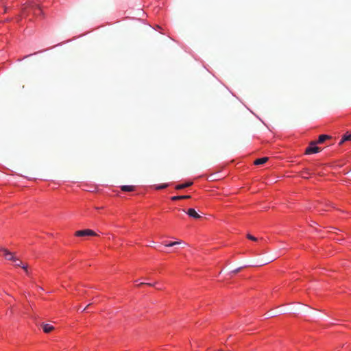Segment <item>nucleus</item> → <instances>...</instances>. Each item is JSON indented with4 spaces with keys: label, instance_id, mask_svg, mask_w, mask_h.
Masks as SVG:
<instances>
[{
    "label": "nucleus",
    "instance_id": "1",
    "mask_svg": "<svg viewBox=\"0 0 351 351\" xmlns=\"http://www.w3.org/2000/svg\"><path fill=\"white\" fill-rule=\"evenodd\" d=\"M317 142L311 141L309 144V146L306 148L305 154H312L318 153L321 151L320 147L316 146Z\"/></svg>",
    "mask_w": 351,
    "mask_h": 351
},
{
    "label": "nucleus",
    "instance_id": "2",
    "mask_svg": "<svg viewBox=\"0 0 351 351\" xmlns=\"http://www.w3.org/2000/svg\"><path fill=\"white\" fill-rule=\"evenodd\" d=\"M76 237H84V236H97L95 232L90 229L82 230L76 231L75 233Z\"/></svg>",
    "mask_w": 351,
    "mask_h": 351
},
{
    "label": "nucleus",
    "instance_id": "3",
    "mask_svg": "<svg viewBox=\"0 0 351 351\" xmlns=\"http://www.w3.org/2000/svg\"><path fill=\"white\" fill-rule=\"evenodd\" d=\"M0 251L3 252L6 259L12 261L13 262H16L18 261V258L16 256H14L12 252H9L7 249L1 248Z\"/></svg>",
    "mask_w": 351,
    "mask_h": 351
},
{
    "label": "nucleus",
    "instance_id": "4",
    "mask_svg": "<svg viewBox=\"0 0 351 351\" xmlns=\"http://www.w3.org/2000/svg\"><path fill=\"white\" fill-rule=\"evenodd\" d=\"M31 10L32 11L33 14L36 16L42 14L43 13L41 8L38 5H32Z\"/></svg>",
    "mask_w": 351,
    "mask_h": 351
},
{
    "label": "nucleus",
    "instance_id": "5",
    "mask_svg": "<svg viewBox=\"0 0 351 351\" xmlns=\"http://www.w3.org/2000/svg\"><path fill=\"white\" fill-rule=\"evenodd\" d=\"M187 215L191 217H193L195 219H199L200 218V215L197 213V212L193 208H189L187 212Z\"/></svg>",
    "mask_w": 351,
    "mask_h": 351
},
{
    "label": "nucleus",
    "instance_id": "6",
    "mask_svg": "<svg viewBox=\"0 0 351 351\" xmlns=\"http://www.w3.org/2000/svg\"><path fill=\"white\" fill-rule=\"evenodd\" d=\"M42 327L45 333H49L54 329V327L49 324H43Z\"/></svg>",
    "mask_w": 351,
    "mask_h": 351
},
{
    "label": "nucleus",
    "instance_id": "7",
    "mask_svg": "<svg viewBox=\"0 0 351 351\" xmlns=\"http://www.w3.org/2000/svg\"><path fill=\"white\" fill-rule=\"evenodd\" d=\"M269 160V158L267 157H263V158H258L256 159L254 162V164L256 165H263L265 164L267 160Z\"/></svg>",
    "mask_w": 351,
    "mask_h": 351
},
{
    "label": "nucleus",
    "instance_id": "8",
    "mask_svg": "<svg viewBox=\"0 0 351 351\" xmlns=\"http://www.w3.org/2000/svg\"><path fill=\"white\" fill-rule=\"evenodd\" d=\"M331 138L330 136L326 134H322L319 136L318 140L316 141L317 143H323L326 140L330 139Z\"/></svg>",
    "mask_w": 351,
    "mask_h": 351
},
{
    "label": "nucleus",
    "instance_id": "9",
    "mask_svg": "<svg viewBox=\"0 0 351 351\" xmlns=\"http://www.w3.org/2000/svg\"><path fill=\"white\" fill-rule=\"evenodd\" d=\"M192 184H193L192 182H188L185 184H178L176 186V189H177V190L183 189L184 188L191 186Z\"/></svg>",
    "mask_w": 351,
    "mask_h": 351
},
{
    "label": "nucleus",
    "instance_id": "10",
    "mask_svg": "<svg viewBox=\"0 0 351 351\" xmlns=\"http://www.w3.org/2000/svg\"><path fill=\"white\" fill-rule=\"evenodd\" d=\"M121 190L123 191H133L135 189V186L132 185H123L121 187Z\"/></svg>",
    "mask_w": 351,
    "mask_h": 351
},
{
    "label": "nucleus",
    "instance_id": "11",
    "mask_svg": "<svg viewBox=\"0 0 351 351\" xmlns=\"http://www.w3.org/2000/svg\"><path fill=\"white\" fill-rule=\"evenodd\" d=\"M15 263V265L17 267H21L23 268L25 271H27V264H24L22 261H21L19 259Z\"/></svg>",
    "mask_w": 351,
    "mask_h": 351
},
{
    "label": "nucleus",
    "instance_id": "12",
    "mask_svg": "<svg viewBox=\"0 0 351 351\" xmlns=\"http://www.w3.org/2000/svg\"><path fill=\"white\" fill-rule=\"evenodd\" d=\"M190 197H191L190 195L173 196L171 197V199L173 201H176V200H179V199H189Z\"/></svg>",
    "mask_w": 351,
    "mask_h": 351
},
{
    "label": "nucleus",
    "instance_id": "13",
    "mask_svg": "<svg viewBox=\"0 0 351 351\" xmlns=\"http://www.w3.org/2000/svg\"><path fill=\"white\" fill-rule=\"evenodd\" d=\"M346 141H351V134H350L344 135L343 138L339 142V144H342Z\"/></svg>",
    "mask_w": 351,
    "mask_h": 351
},
{
    "label": "nucleus",
    "instance_id": "14",
    "mask_svg": "<svg viewBox=\"0 0 351 351\" xmlns=\"http://www.w3.org/2000/svg\"><path fill=\"white\" fill-rule=\"evenodd\" d=\"M180 243H181V241H173V242H171L168 244H165V246L173 247V246H175V245L180 244Z\"/></svg>",
    "mask_w": 351,
    "mask_h": 351
},
{
    "label": "nucleus",
    "instance_id": "15",
    "mask_svg": "<svg viewBox=\"0 0 351 351\" xmlns=\"http://www.w3.org/2000/svg\"><path fill=\"white\" fill-rule=\"evenodd\" d=\"M168 186V184H161V185H158L156 187V189L158 190H160V189H165Z\"/></svg>",
    "mask_w": 351,
    "mask_h": 351
},
{
    "label": "nucleus",
    "instance_id": "16",
    "mask_svg": "<svg viewBox=\"0 0 351 351\" xmlns=\"http://www.w3.org/2000/svg\"><path fill=\"white\" fill-rule=\"evenodd\" d=\"M247 238L248 239L252 240V241H257V238H256L255 237H254V236H252V235H251V234H248L247 235Z\"/></svg>",
    "mask_w": 351,
    "mask_h": 351
},
{
    "label": "nucleus",
    "instance_id": "17",
    "mask_svg": "<svg viewBox=\"0 0 351 351\" xmlns=\"http://www.w3.org/2000/svg\"><path fill=\"white\" fill-rule=\"evenodd\" d=\"M148 285V286H150V287L154 286V284H151V283H145V282H141V283H140V284H138L137 286H138V287H140V286H142V285Z\"/></svg>",
    "mask_w": 351,
    "mask_h": 351
},
{
    "label": "nucleus",
    "instance_id": "18",
    "mask_svg": "<svg viewBox=\"0 0 351 351\" xmlns=\"http://www.w3.org/2000/svg\"><path fill=\"white\" fill-rule=\"evenodd\" d=\"M307 174H308V172L306 171H302V178H308V177L306 176Z\"/></svg>",
    "mask_w": 351,
    "mask_h": 351
},
{
    "label": "nucleus",
    "instance_id": "19",
    "mask_svg": "<svg viewBox=\"0 0 351 351\" xmlns=\"http://www.w3.org/2000/svg\"><path fill=\"white\" fill-rule=\"evenodd\" d=\"M241 268H242V267H239V268H237V269H236L233 270L232 272L233 274H237V273H238V272H239V271H241Z\"/></svg>",
    "mask_w": 351,
    "mask_h": 351
},
{
    "label": "nucleus",
    "instance_id": "20",
    "mask_svg": "<svg viewBox=\"0 0 351 351\" xmlns=\"http://www.w3.org/2000/svg\"><path fill=\"white\" fill-rule=\"evenodd\" d=\"M90 306V304H88L84 309L83 311L87 309Z\"/></svg>",
    "mask_w": 351,
    "mask_h": 351
},
{
    "label": "nucleus",
    "instance_id": "21",
    "mask_svg": "<svg viewBox=\"0 0 351 351\" xmlns=\"http://www.w3.org/2000/svg\"><path fill=\"white\" fill-rule=\"evenodd\" d=\"M25 271V273H26L27 274H28V275L29 274V271H28V269H27V271Z\"/></svg>",
    "mask_w": 351,
    "mask_h": 351
},
{
    "label": "nucleus",
    "instance_id": "22",
    "mask_svg": "<svg viewBox=\"0 0 351 351\" xmlns=\"http://www.w3.org/2000/svg\"><path fill=\"white\" fill-rule=\"evenodd\" d=\"M8 8L5 7V12L7 11Z\"/></svg>",
    "mask_w": 351,
    "mask_h": 351
}]
</instances>
